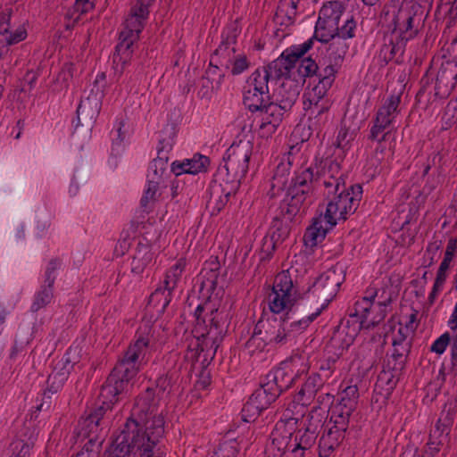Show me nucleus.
Listing matches in <instances>:
<instances>
[{
  "mask_svg": "<svg viewBox=\"0 0 457 457\" xmlns=\"http://www.w3.org/2000/svg\"><path fill=\"white\" fill-rule=\"evenodd\" d=\"M163 434V420L160 417L148 421L144 431L138 422L128 419L103 457H129L135 449L141 451L140 457H162L156 446Z\"/></svg>",
  "mask_w": 457,
  "mask_h": 457,
  "instance_id": "f257e3e1",
  "label": "nucleus"
},
{
  "mask_svg": "<svg viewBox=\"0 0 457 457\" xmlns=\"http://www.w3.org/2000/svg\"><path fill=\"white\" fill-rule=\"evenodd\" d=\"M195 323L193 329L195 337V344H190L188 348L192 353V358L196 360L204 353V361L215 354L220 343L227 331L228 314L223 309L214 308L211 303L205 302L199 304L195 311Z\"/></svg>",
  "mask_w": 457,
  "mask_h": 457,
  "instance_id": "f03ea898",
  "label": "nucleus"
},
{
  "mask_svg": "<svg viewBox=\"0 0 457 457\" xmlns=\"http://www.w3.org/2000/svg\"><path fill=\"white\" fill-rule=\"evenodd\" d=\"M149 352V338L139 336L130 344L102 386L100 396L118 402L128 393L129 381L137 376L141 364Z\"/></svg>",
  "mask_w": 457,
  "mask_h": 457,
  "instance_id": "7ed1b4c3",
  "label": "nucleus"
},
{
  "mask_svg": "<svg viewBox=\"0 0 457 457\" xmlns=\"http://www.w3.org/2000/svg\"><path fill=\"white\" fill-rule=\"evenodd\" d=\"M375 295H377L375 289L368 290L366 295L355 303L354 312L350 313L349 319L342 320L335 329L328 347L335 350L337 358L349 348L361 328H364L367 316L372 306L370 299Z\"/></svg>",
  "mask_w": 457,
  "mask_h": 457,
  "instance_id": "20e7f679",
  "label": "nucleus"
},
{
  "mask_svg": "<svg viewBox=\"0 0 457 457\" xmlns=\"http://www.w3.org/2000/svg\"><path fill=\"white\" fill-rule=\"evenodd\" d=\"M154 0H137L124 22V29L120 33V42L116 46L113 63L123 66L130 60L132 46L139 38L149 15V6Z\"/></svg>",
  "mask_w": 457,
  "mask_h": 457,
  "instance_id": "39448f33",
  "label": "nucleus"
},
{
  "mask_svg": "<svg viewBox=\"0 0 457 457\" xmlns=\"http://www.w3.org/2000/svg\"><path fill=\"white\" fill-rule=\"evenodd\" d=\"M313 46V38L285 50L278 59H282V77L288 76L303 86L306 78L318 76L319 67L312 58H302Z\"/></svg>",
  "mask_w": 457,
  "mask_h": 457,
  "instance_id": "423d86ee",
  "label": "nucleus"
},
{
  "mask_svg": "<svg viewBox=\"0 0 457 457\" xmlns=\"http://www.w3.org/2000/svg\"><path fill=\"white\" fill-rule=\"evenodd\" d=\"M251 153V146L247 143L232 145L227 150L223 158L224 163L219 167L215 176L224 181V184H232L233 187H238L248 170Z\"/></svg>",
  "mask_w": 457,
  "mask_h": 457,
  "instance_id": "0eeeda50",
  "label": "nucleus"
},
{
  "mask_svg": "<svg viewBox=\"0 0 457 457\" xmlns=\"http://www.w3.org/2000/svg\"><path fill=\"white\" fill-rule=\"evenodd\" d=\"M362 197V187L356 184L348 189L343 188L328 201L326 212L322 216L326 219L328 228L337 225V220H345L347 216L353 214L359 207Z\"/></svg>",
  "mask_w": 457,
  "mask_h": 457,
  "instance_id": "6e6552de",
  "label": "nucleus"
},
{
  "mask_svg": "<svg viewBox=\"0 0 457 457\" xmlns=\"http://www.w3.org/2000/svg\"><path fill=\"white\" fill-rule=\"evenodd\" d=\"M344 279L341 269H328L317 278L303 298L309 303H313V306H321L322 311L336 296Z\"/></svg>",
  "mask_w": 457,
  "mask_h": 457,
  "instance_id": "1a4fd4ad",
  "label": "nucleus"
},
{
  "mask_svg": "<svg viewBox=\"0 0 457 457\" xmlns=\"http://www.w3.org/2000/svg\"><path fill=\"white\" fill-rule=\"evenodd\" d=\"M296 291L289 271L279 272L274 279L271 292L268 295V304L271 314L278 315L285 310H294L299 303Z\"/></svg>",
  "mask_w": 457,
  "mask_h": 457,
  "instance_id": "9d476101",
  "label": "nucleus"
},
{
  "mask_svg": "<svg viewBox=\"0 0 457 457\" xmlns=\"http://www.w3.org/2000/svg\"><path fill=\"white\" fill-rule=\"evenodd\" d=\"M100 405L85 411L79 419L75 430L77 441L83 443L88 436H103L104 429L107 427L104 415L116 403L102 398Z\"/></svg>",
  "mask_w": 457,
  "mask_h": 457,
  "instance_id": "9b49d317",
  "label": "nucleus"
},
{
  "mask_svg": "<svg viewBox=\"0 0 457 457\" xmlns=\"http://www.w3.org/2000/svg\"><path fill=\"white\" fill-rule=\"evenodd\" d=\"M415 14L408 10H399L394 17V29L389 45L385 44L384 49L389 51L390 58L397 54H403L406 42L413 38L418 29L414 26Z\"/></svg>",
  "mask_w": 457,
  "mask_h": 457,
  "instance_id": "f8f14e48",
  "label": "nucleus"
},
{
  "mask_svg": "<svg viewBox=\"0 0 457 457\" xmlns=\"http://www.w3.org/2000/svg\"><path fill=\"white\" fill-rule=\"evenodd\" d=\"M105 85V74L104 72L99 73L94 82V87H96V91L91 96L81 99L78 109V123L75 130L77 131L79 127H86L91 129L98 113L100 111V100L103 97Z\"/></svg>",
  "mask_w": 457,
  "mask_h": 457,
  "instance_id": "ddd939ff",
  "label": "nucleus"
},
{
  "mask_svg": "<svg viewBox=\"0 0 457 457\" xmlns=\"http://www.w3.org/2000/svg\"><path fill=\"white\" fill-rule=\"evenodd\" d=\"M348 427L347 420H337L330 416L319 441V457L330 456L341 445L345 438Z\"/></svg>",
  "mask_w": 457,
  "mask_h": 457,
  "instance_id": "4468645a",
  "label": "nucleus"
},
{
  "mask_svg": "<svg viewBox=\"0 0 457 457\" xmlns=\"http://www.w3.org/2000/svg\"><path fill=\"white\" fill-rule=\"evenodd\" d=\"M321 312V306H311L306 300L301 297L299 303L294 310L287 312L284 319L287 320V331L288 337L290 332L300 333L303 331Z\"/></svg>",
  "mask_w": 457,
  "mask_h": 457,
  "instance_id": "2eb2a0df",
  "label": "nucleus"
},
{
  "mask_svg": "<svg viewBox=\"0 0 457 457\" xmlns=\"http://www.w3.org/2000/svg\"><path fill=\"white\" fill-rule=\"evenodd\" d=\"M79 356L76 349L69 348L66 353L54 366L52 373L47 378V387L44 395L59 392L69 378L74 366L79 363Z\"/></svg>",
  "mask_w": 457,
  "mask_h": 457,
  "instance_id": "dca6fc26",
  "label": "nucleus"
},
{
  "mask_svg": "<svg viewBox=\"0 0 457 457\" xmlns=\"http://www.w3.org/2000/svg\"><path fill=\"white\" fill-rule=\"evenodd\" d=\"M255 326L258 333H262L264 340L270 345L284 344L288 337L287 320L283 315L264 313Z\"/></svg>",
  "mask_w": 457,
  "mask_h": 457,
  "instance_id": "f3484780",
  "label": "nucleus"
},
{
  "mask_svg": "<svg viewBox=\"0 0 457 457\" xmlns=\"http://www.w3.org/2000/svg\"><path fill=\"white\" fill-rule=\"evenodd\" d=\"M297 423L296 418H288L287 421H278L270 435V442L265 449L266 457H283L287 447L291 444L292 431L287 429V426H294Z\"/></svg>",
  "mask_w": 457,
  "mask_h": 457,
  "instance_id": "a211bd4d",
  "label": "nucleus"
},
{
  "mask_svg": "<svg viewBox=\"0 0 457 457\" xmlns=\"http://www.w3.org/2000/svg\"><path fill=\"white\" fill-rule=\"evenodd\" d=\"M282 59H276L262 69L253 71L246 80V87L269 92V81L282 78Z\"/></svg>",
  "mask_w": 457,
  "mask_h": 457,
  "instance_id": "6ab92c4d",
  "label": "nucleus"
},
{
  "mask_svg": "<svg viewBox=\"0 0 457 457\" xmlns=\"http://www.w3.org/2000/svg\"><path fill=\"white\" fill-rule=\"evenodd\" d=\"M185 261L180 259L166 273L163 287L155 289L150 295V301L162 303L164 309L171 300V293L177 287L185 268Z\"/></svg>",
  "mask_w": 457,
  "mask_h": 457,
  "instance_id": "aec40b11",
  "label": "nucleus"
},
{
  "mask_svg": "<svg viewBox=\"0 0 457 457\" xmlns=\"http://www.w3.org/2000/svg\"><path fill=\"white\" fill-rule=\"evenodd\" d=\"M284 373L278 372L274 375L273 380L262 384L250 396L253 401L258 404L262 411L266 410L280 395L284 389L289 387V384L282 385L278 381L281 378H284Z\"/></svg>",
  "mask_w": 457,
  "mask_h": 457,
  "instance_id": "412c9836",
  "label": "nucleus"
},
{
  "mask_svg": "<svg viewBox=\"0 0 457 457\" xmlns=\"http://www.w3.org/2000/svg\"><path fill=\"white\" fill-rule=\"evenodd\" d=\"M281 79L282 83L274 91L270 99L281 105L284 112H288L295 104L302 86L288 76H283Z\"/></svg>",
  "mask_w": 457,
  "mask_h": 457,
  "instance_id": "4be33fe9",
  "label": "nucleus"
},
{
  "mask_svg": "<svg viewBox=\"0 0 457 457\" xmlns=\"http://www.w3.org/2000/svg\"><path fill=\"white\" fill-rule=\"evenodd\" d=\"M358 387L355 385L346 386L339 395V402L331 411V417L350 421V417L357 407Z\"/></svg>",
  "mask_w": 457,
  "mask_h": 457,
  "instance_id": "5701e85b",
  "label": "nucleus"
},
{
  "mask_svg": "<svg viewBox=\"0 0 457 457\" xmlns=\"http://www.w3.org/2000/svg\"><path fill=\"white\" fill-rule=\"evenodd\" d=\"M336 69L332 65H327L319 72V82L305 94L306 101L312 104H320L326 96L335 79Z\"/></svg>",
  "mask_w": 457,
  "mask_h": 457,
  "instance_id": "b1692460",
  "label": "nucleus"
},
{
  "mask_svg": "<svg viewBox=\"0 0 457 457\" xmlns=\"http://www.w3.org/2000/svg\"><path fill=\"white\" fill-rule=\"evenodd\" d=\"M304 191L289 189V199L280 206V216L287 221L304 212L306 205L312 202V196L303 194Z\"/></svg>",
  "mask_w": 457,
  "mask_h": 457,
  "instance_id": "393cba45",
  "label": "nucleus"
},
{
  "mask_svg": "<svg viewBox=\"0 0 457 457\" xmlns=\"http://www.w3.org/2000/svg\"><path fill=\"white\" fill-rule=\"evenodd\" d=\"M457 250V240L455 238H450L446 249L445 252L444 259L439 266V269L436 273V278L432 288V291L429 295L430 302H433L436 298L437 293L442 290L443 286L445 282L447 277V270L450 268V264L453 261V258Z\"/></svg>",
  "mask_w": 457,
  "mask_h": 457,
  "instance_id": "a878e982",
  "label": "nucleus"
},
{
  "mask_svg": "<svg viewBox=\"0 0 457 457\" xmlns=\"http://www.w3.org/2000/svg\"><path fill=\"white\" fill-rule=\"evenodd\" d=\"M318 182L321 183L328 189V196L336 195L343 188H345V181L340 172V165L338 162H332L323 171L321 176L317 174Z\"/></svg>",
  "mask_w": 457,
  "mask_h": 457,
  "instance_id": "bb28decb",
  "label": "nucleus"
},
{
  "mask_svg": "<svg viewBox=\"0 0 457 457\" xmlns=\"http://www.w3.org/2000/svg\"><path fill=\"white\" fill-rule=\"evenodd\" d=\"M224 181L218 179L215 176L214 180L210 186V199L208 204L220 212L228 202L230 195L235 193L238 187H233L232 184H225Z\"/></svg>",
  "mask_w": 457,
  "mask_h": 457,
  "instance_id": "cd10ccee",
  "label": "nucleus"
},
{
  "mask_svg": "<svg viewBox=\"0 0 457 457\" xmlns=\"http://www.w3.org/2000/svg\"><path fill=\"white\" fill-rule=\"evenodd\" d=\"M286 220L281 219L280 216L273 218L270 227V238L265 237L262 245V251L270 253L276 247V245L285 240L289 234L288 223Z\"/></svg>",
  "mask_w": 457,
  "mask_h": 457,
  "instance_id": "c85d7f7f",
  "label": "nucleus"
},
{
  "mask_svg": "<svg viewBox=\"0 0 457 457\" xmlns=\"http://www.w3.org/2000/svg\"><path fill=\"white\" fill-rule=\"evenodd\" d=\"M209 158L204 155H195L193 159H187L182 162H174L170 171L179 177L182 174H197L206 170L209 165Z\"/></svg>",
  "mask_w": 457,
  "mask_h": 457,
  "instance_id": "c756f323",
  "label": "nucleus"
},
{
  "mask_svg": "<svg viewBox=\"0 0 457 457\" xmlns=\"http://www.w3.org/2000/svg\"><path fill=\"white\" fill-rule=\"evenodd\" d=\"M331 228L326 223V219L322 216V213L313 218L312 224L307 228L303 235L305 245L309 247L316 246L325 238L327 232Z\"/></svg>",
  "mask_w": 457,
  "mask_h": 457,
  "instance_id": "7c9ffc66",
  "label": "nucleus"
},
{
  "mask_svg": "<svg viewBox=\"0 0 457 457\" xmlns=\"http://www.w3.org/2000/svg\"><path fill=\"white\" fill-rule=\"evenodd\" d=\"M260 111L263 115L262 120H264L261 124L260 128H267L270 133L276 130L282 120L284 113L286 112H284V109H282L281 105L277 104V103L272 100L266 103L263 109Z\"/></svg>",
  "mask_w": 457,
  "mask_h": 457,
  "instance_id": "2f4dec72",
  "label": "nucleus"
},
{
  "mask_svg": "<svg viewBox=\"0 0 457 457\" xmlns=\"http://www.w3.org/2000/svg\"><path fill=\"white\" fill-rule=\"evenodd\" d=\"M400 95H391L385 103L378 108L376 118L380 123L390 127L395 118L399 113Z\"/></svg>",
  "mask_w": 457,
  "mask_h": 457,
  "instance_id": "473e14b6",
  "label": "nucleus"
},
{
  "mask_svg": "<svg viewBox=\"0 0 457 457\" xmlns=\"http://www.w3.org/2000/svg\"><path fill=\"white\" fill-rule=\"evenodd\" d=\"M318 182L317 175L314 174V169L308 167L299 172L293 179L291 190L304 191V195H312L313 183Z\"/></svg>",
  "mask_w": 457,
  "mask_h": 457,
  "instance_id": "72a5a7b5",
  "label": "nucleus"
},
{
  "mask_svg": "<svg viewBox=\"0 0 457 457\" xmlns=\"http://www.w3.org/2000/svg\"><path fill=\"white\" fill-rule=\"evenodd\" d=\"M153 253L146 244H138L130 262L131 272L139 275L152 262Z\"/></svg>",
  "mask_w": 457,
  "mask_h": 457,
  "instance_id": "f704fd0d",
  "label": "nucleus"
},
{
  "mask_svg": "<svg viewBox=\"0 0 457 457\" xmlns=\"http://www.w3.org/2000/svg\"><path fill=\"white\" fill-rule=\"evenodd\" d=\"M349 46L342 37H336L328 42L327 48L328 57L333 68L339 65L348 51Z\"/></svg>",
  "mask_w": 457,
  "mask_h": 457,
  "instance_id": "c9c22d12",
  "label": "nucleus"
},
{
  "mask_svg": "<svg viewBox=\"0 0 457 457\" xmlns=\"http://www.w3.org/2000/svg\"><path fill=\"white\" fill-rule=\"evenodd\" d=\"M400 375L401 372H396L385 365L378 376L375 385L376 389L380 392L383 391L386 395H389L399 381Z\"/></svg>",
  "mask_w": 457,
  "mask_h": 457,
  "instance_id": "e433bc0d",
  "label": "nucleus"
},
{
  "mask_svg": "<svg viewBox=\"0 0 457 457\" xmlns=\"http://www.w3.org/2000/svg\"><path fill=\"white\" fill-rule=\"evenodd\" d=\"M296 7L297 4L294 1L280 2L274 16L276 23L286 27L293 24L296 16Z\"/></svg>",
  "mask_w": 457,
  "mask_h": 457,
  "instance_id": "4c0bfd02",
  "label": "nucleus"
},
{
  "mask_svg": "<svg viewBox=\"0 0 457 457\" xmlns=\"http://www.w3.org/2000/svg\"><path fill=\"white\" fill-rule=\"evenodd\" d=\"M270 100V92H261L254 88L246 87L244 94V104L251 112L262 110L264 104Z\"/></svg>",
  "mask_w": 457,
  "mask_h": 457,
  "instance_id": "58836bf2",
  "label": "nucleus"
},
{
  "mask_svg": "<svg viewBox=\"0 0 457 457\" xmlns=\"http://www.w3.org/2000/svg\"><path fill=\"white\" fill-rule=\"evenodd\" d=\"M338 33L339 24L318 18L314 35L312 38H313V41L319 40L323 43H328L330 39L337 37Z\"/></svg>",
  "mask_w": 457,
  "mask_h": 457,
  "instance_id": "ea45409f",
  "label": "nucleus"
},
{
  "mask_svg": "<svg viewBox=\"0 0 457 457\" xmlns=\"http://www.w3.org/2000/svg\"><path fill=\"white\" fill-rule=\"evenodd\" d=\"M358 130V126L353 124V121L345 119L343 120L340 125V129L338 130L335 145L341 149L348 148L351 142L354 140Z\"/></svg>",
  "mask_w": 457,
  "mask_h": 457,
  "instance_id": "a19ab883",
  "label": "nucleus"
},
{
  "mask_svg": "<svg viewBox=\"0 0 457 457\" xmlns=\"http://www.w3.org/2000/svg\"><path fill=\"white\" fill-rule=\"evenodd\" d=\"M392 345L393 352L391 355L387 357L385 365L396 372H402L405 367L406 357L410 352L411 345H402L401 348H399L397 347V343L393 342Z\"/></svg>",
  "mask_w": 457,
  "mask_h": 457,
  "instance_id": "79ce46f5",
  "label": "nucleus"
},
{
  "mask_svg": "<svg viewBox=\"0 0 457 457\" xmlns=\"http://www.w3.org/2000/svg\"><path fill=\"white\" fill-rule=\"evenodd\" d=\"M449 329L450 332L444 333L432 344V345L430 346V351L437 354H442L445 351L446 347L450 345L452 368L453 370H457V359H454L453 353L454 333L450 328Z\"/></svg>",
  "mask_w": 457,
  "mask_h": 457,
  "instance_id": "37998d69",
  "label": "nucleus"
},
{
  "mask_svg": "<svg viewBox=\"0 0 457 457\" xmlns=\"http://www.w3.org/2000/svg\"><path fill=\"white\" fill-rule=\"evenodd\" d=\"M54 298V285L46 283L40 287L36 293L30 310L33 312H38L40 309L47 306Z\"/></svg>",
  "mask_w": 457,
  "mask_h": 457,
  "instance_id": "c03bdc74",
  "label": "nucleus"
},
{
  "mask_svg": "<svg viewBox=\"0 0 457 457\" xmlns=\"http://www.w3.org/2000/svg\"><path fill=\"white\" fill-rule=\"evenodd\" d=\"M345 12L343 4L337 1L326 3L319 12V18L326 21L339 24L340 18Z\"/></svg>",
  "mask_w": 457,
  "mask_h": 457,
  "instance_id": "a18cd8bd",
  "label": "nucleus"
},
{
  "mask_svg": "<svg viewBox=\"0 0 457 457\" xmlns=\"http://www.w3.org/2000/svg\"><path fill=\"white\" fill-rule=\"evenodd\" d=\"M323 386V381L319 374L310 376L298 392V400L302 401L303 396L307 399L314 397Z\"/></svg>",
  "mask_w": 457,
  "mask_h": 457,
  "instance_id": "49530a36",
  "label": "nucleus"
},
{
  "mask_svg": "<svg viewBox=\"0 0 457 457\" xmlns=\"http://www.w3.org/2000/svg\"><path fill=\"white\" fill-rule=\"evenodd\" d=\"M327 411L321 406L313 407L308 413L305 423V429L318 435L319 428L325 422Z\"/></svg>",
  "mask_w": 457,
  "mask_h": 457,
  "instance_id": "de8ad7c7",
  "label": "nucleus"
},
{
  "mask_svg": "<svg viewBox=\"0 0 457 457\" xmlns=\"http://www.w3.org/2000/svg\"><path fill=\"white\" fill-rule=\"evenodd\" d=\"M317 436V434L305 428L303 430L299 429L295 433L294 439L291 437V443L307 453L314 445Z\"/></svg>",
  "mask_w": 457,
  "mask_h": 457,
  "instance_id": "09e8293b",
  "label": "nucleus"
},
{
  "mask_svg": "<svg viewBox=\"0 0 457 457\" xmlns=\"http://www.w3.org/2000/svg\"><path fill=\"white\" fill-rule=\"evenodd\" d=\"M211 267H204L202 270V289L206 288L207 291H213L217 286L219 277V262H213L210 263Z\"/></svg>",
  "mask_w": 457,
  "mask_h": 457,
  "instance_id": "8fccbe9b",
  "label": "nucleus"
},
{
  "mask_svg": "<svg viewBox=\"0 0 457 457\" xmlns=\"http://www.w3.org/2000/svg\"><path fill=\"white\" fill-rule=\"evenodd\" d=\"M375 297L376 295L370 299L371 303H373ZM386 313V304L385 303H378L376 306L372 303L364 328H370L378 325L385 319Z\"/></svg>",
  "mask_w": 457,
  "mask_h": 457,
  "instance_id": "3c124183",
  "label": "nucleus"
},
{
  "mask_svg": "<svg viewBox=\"0 0 457 457\" xmlns=\"http://www.w3.org/2000/svg\"><path fill=\"white\" fill-rule=\"evenodd\" d=\"M159 184V180H148L147 188L140 201L141 208H143L145 212H148L153 207L154 203L157 200Z\"/></svg>",
  "mask_w": 457,
  "mask_h": 457,
  "instance_id": "603ef678",
  "label": "nucleus"
},
{
  "mask_svg": "<svg viewBox=\"0 0 457 457\" xmlns=\"http://www.w3.org/2000/svg\"><path fill=\"white\" fill-rule=\"evenodd\" d=\"M161 398L162 397L158 395L154 386H148L137 398V405L141 407L143 411H149L152 407L158 403Z\"/></svg>",
  "mask_w": 457,
  "mask_h": 457,
  "instance_id": "864d4df0",
  "label": "nucleus"
},
{
  "mask_svg": "<svg viewBox=\"0 0 457 457\" xmlns=\"http://www.w3.org/2000/svg\"><path fill=\"white\" fill-rule=\"evenodd\" d=\"M453 419L451 414L447 412L444 417L441 416L435 425L434 429L431 430L430 436L432 439H439L444 442L450 431Z\"/></svg>",
  "mask_w": 457,
  "mask_h": 457,
  "instance_id": "5fc2aeb1",
  "label": "nucleus"
},
{
  "mask_svg": "<svg viewBox=\"0 0 457 457\" xmlns=\"http://www.w3.org/2000/svg\"><path fill=\"white\" fill-rule=\"evenodd\" d=\"M308 108L311 109L312 114L315 113L314 118L312 120V126L316 127V129H320L321 125H324L328 120L327 112L329 109V104L328 101L322 103L320 105L319 104H309Z\"/></svg>",
  "mask_w": 457,
  "mask_h": 457,
  "instance_id": "6e6d98bb",
  "label": "nucleus"
},
{
  "mask_svg": "<svg viewBox=\"0 0 457 457\" xmlns=\"http://www.w3.org/2000/svg\"><path fill=\"white\" fill-rule=\"evenodd\" d=\"M173 375V373L167 372L166 374L158 377L154 381V388L162 397L170 395L172 388Z\"/></svg>",
  "mask_w": 457,
  "mask_h": 457,
  "instance_id": "4d7b16f0",
  "label": "nucleus"
},
{
  "mask_svg": "<svg viewBox=\"0 0 457 457\" xmlns=\"http://www.w3.org/2000/svg\"><path fill=\"white\" fill-rule=\"evenodd\" d=\"M228 62H231V74L234 76L241 74L243 71L247 70L250 65V62L245 54H238L234 56L232 60L229 59L225 63L220 62V65L224 66L226 69H228Z\"/></svg>",
  "mask_w": 457,
  "mask_h": 457,
  "instance_id": "13d9d810",
  "label": "nucleus"
},
{
  "mask_svg": "<svg viewBox=\"0 0 457 457\" xmlns=\"http://www.w3.org/2000/svg\"><path fill=\"white\" fill-rule=\"evenodd\" d=\"M155 176L161 178L168 170V157L164 151V146L158 149V156L155 158L151 164Z\"/></svg>",
  "mask_w": 457,
  "mask_h": 457,
  "instance_id": "bf43d9fd",
  "label": "nucleus"
},
{
  "mask_svg": "<svg viewBox=\"0 0 457 457\" xmlns=\"http://www.w3.org/2000/svg\"><path fill=\"white\" fill-rule=\"evenodd\" d=\"M262 409L249 398L242 409V419L245 422H252L261 414Z\"/></svg>",
  "mask_w": 457,
  "mask_h": 457,
  "instance_id": "052dcab7",
  "label": "nucleus"
},
{
  "mask_svg": "<svg viewBox=\"0 0 457 457\" xmlns=\"http://www.w3.org/2000/svg\"><path fill=\"white\" fill-rule=\"evenodd\" d=\"M267 345H270V343L264 340V336L262 333H258L257 327L255 326L252 337L245 344L246 348L250 352L262 351Z\"/></svg>",
  "mask_w": 457,
  "mask_h": 457,
  "instance_id": "680f3d73",
  "label": "nucleus"
},
{
  "mask_svg": "<svg viewBox=\"0 0 457 457\" xmlns=\"http://www.w3.org/2000/svg\"><path fill=\"white\" fill-rule=\"evenodd\" d=\"M3 37L7 46H12L24 40L27 37V31L22 25H19L17 28L10 30V32L4 34Z\"/></svg>",
  "mask_w": 457,
  "mask_h": 457,
  "instance_id": "e2e57ef3",
  "label": "nucleus"
},
{
  "mask_svg": "<svg viewBox=\"0 0 457 457\" xmlns=\"http://www.w3.org/2000/svg\"><path fill=\"white\" fill-rule=\"evenodd\" d=\"M387 128L389 127L384 125V123H380L377 119H375L374 125L370 129L369 139L371 141H377L378 144L380 145L381 142L384 141L388 135V132L383 133L384 130Z\"/></svg>",
  "mask_w": 457,
  "mask_h": 457,
  "instance_id": "0e129e2a",
  "label": "nucleus"
},
{
  "mask_svg": "<svg viewBox=\"0 0 457 457\" xmlns=\"http://www.w3.org/2000/svg\"><path fill=\"white\" fill-rule=\"evenodd\" d=\"M237 39V28L233 27L228 32L226 38L222 41L220 46L215 50V55H224L225 53L228 50L230 46H234L236 44Z\"/></svg>",
  "mask_w": 457,
  "mask_h": 457,
  "instance_id": "69168bd1",
  "label": "nucleus"
},
{
  "mask_svg": "<svg viewBox=\"0 0 457 457\" xmlns=\"http://www.w3.org/2000/svg\"><path fill=\"white\" fill-rule=\"evenodd\" d=\"M87 442H85L82 445L81 455L86 452L89 453H97L104 442V436H88L86 438Z\"/></svg>",
  "mask_w": 457,
  "mask_h": 457,
  "instance_id": "338daca9",
  "label": "nucleus"
},
{
  "mask_svg": "<svg viewBox=\"0 0 457 457\" xmlns=\"http://www.w3.org/2000/svg\"><path fill=\"white\" fill-rule=\"evenodd\" d=\"M442 245L443 243L440 240H435L428 244L426 250V256L429 261L428 264V266L432 265L439 258Z\"/></svg>",
  "mask_w": 457,
  "mask_h": 457,
  "instance_id": "774afa93",
  "label": "nucleus"
}]
</instances>
